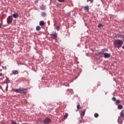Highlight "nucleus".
<instances>
[{
  "label": "nucleus",
  "instance_id": "f257e3e1",
  "mask_svg": "<svg viewBox=\"0 0 124 124\" xmlns=\"http://www.w3.org/2000/svg\"><path fill=\"white\" fill-rule=\"evenodd\" d=\"M124 42L122 40H115L113 43V45L115 48H121L123 45Z\"/></svg>",
  "mask_w": 124,
  "mask_h": 124
},
{
  "label": "nucleus",
  "instance_id": "f03ea898",
  "mask_svg": "<svg viewBox=\"0 0 124 124\" xmlns=\"http://www.w3.org/2000/svg\"><path fill=\"white\" fill-rule=\"evenodd\" d=\"M14 92H15L16 93H26L27 89L19 88L17 89H14Z\"/></svg>",
  "mask_w": 124,
  "mask_h": 124
},
{
  "label": "nucleus",
  "instance_id": "7ed1b4c3",
  "mask_svg": "<svg viewBox=\"0 0 124 124\" xmlns=\"http://www.w3.org/2000/svg\"><path fill=\"white\" fill-rule=\"evenodd\" d=\"M124 120V113L123 111H121L120 113V116L119 117L118 119V123L121 124L123 123V121Z\"/></svg>",
  "mask_w": 124,
  "mask_h": 124
},
{
  "label": "nucleus",
  "instance_id": "20e7f679",
  "mask_svg": "<svg viewBox=\"0 0 124 124\" xmlns=\"http://www.w3.org/2000/svg\"><path fill=\"white\" fill-rule=\"evenodd\" d=\"M13 20V17L12 16H10L7 18V23L9 25V24H11L12 23V21Z\"/></svg>",
  "mask_w": 124,
  "mask_h": 124
},
{
  "label": "nucleus",
  "instance_id": "39448f33",
  "mask_svg": "<svg viewBox=\"0 0 124 124\" xmlns=\"http://www.w3.org/2000/svg\"><path fill=\"white\" fill-rule=\"evenodd\" d=\"M44 124H49L50 123H51V119L50 118H46L45 120L43 121Z\"/></svg>",
  "mask_w": 124,
  "mask_h": 124
},
{
  "label": "nucleus",
  "instance_id": "423d86ee",
  "mask_svg": "<svg viewBox=\"0 0 124 124\" xmlns=\"http://www.w3.org/2000/svg\"><path fill=\"white\" fill-rule=\"evenodd\" d=\"M102 53H103L104 54V58H105V59H108V58H110V57L111 56V55L109 53H104L103 52H102Z\"/></svg>",
  "mask_w": 124,
  "mask_h": 124
},
{
  "label": "nucleus",
  "instance_id": "0eeeda50",
  "mask_svg": "<svg viewBox=\"0 0 124 124\" xmlns=\"http://www.w3.org/2000/svg\"><path fill=\"white\" fill-rule=\"evenodd\" d=\"M51 38L52 39H56L57 37V33H52L50 34Z\"/></svg>",
  "mask_w": 124,
  "mask_h": 124
},
{
  "label": "nucleus",
  "instance_id": "6e6552de",
  "mask_svg": "<svg viewBox=\"0 0 124 124\" xmlns=\"http://www.w3.org/2000/svg\"><path fill=\"white\" fill-rule=\"evenodd\" d=\"M84 11H86L87 12H89L90 11V7L89 6H85L83 7Z\"/></svg>",
  "mask_w": 124,
  "mask_h": 124
},
{
  "label": "nucleus",
  "instance_id": "1a4fd4ad",
  "mask_svg": "<svg viewBox=\"0 0 124 124\" xmlns=\"http://www.w3.org/2000/svg\"><path fill=\"white\" fill-rule=\"evenodd\" d=\"M13 18H15L16 19H17V18L19 17V14H14L13 15Z\"/></svg>",
  "mask_w": 124,
  "mask_h": 124
},
{
  "label": "nucleus",
  "instance_id": "9d476101",
  "mask_svg": "<svg viewBox=\"0 0 124 124\" xmlns=\"http://www.w3.org/2000/svg\"><path fill=\"white\" fill-rule=\"evenodd\" d=\"M85 112L86 109H83L82 111L81 112L80 117H84V116H85Z\"/></svg>",
  "mask_w": 124,
  "mask_h": 124
},
{
  "label": "nucleus",
  "instance_id": "9b49d317",
  "mask_svg": "<svg viewBox=\"0 0 124 124\" xmlns=\"http://www.w3.org/2000/svg\"><path fill=\"white\" fill-rule=\"evenodd\" d=\"M39 25L40 26H41V27L45 26V23H44V21H40L39 22Z\"/></svg>",
  "mask_w": 124,
  "mask_h": 124
},
{
  "label": "nucleus",
  "instance_id": "f8f14e48",
  "mask_svg": "<svg viewBox=\"0 0 124 124\" xmlns=\"http://www.w3.org/2000/svg\"><path fill=\"white\" fill-rule=\"evenodd\" d=\"M13 74H14V75H18L19 74V72L17 70H14L13 71Z\"/></svg>",
  "mask_w": 124,
  "mask_h": 124
},
{
  "label": "nucleus",
  "instance_id": "ddd939ff",
  "mask_svg": "<svg viewBox=\"0 0 124 124\" xmlns=\"http://www.w3.org/2000/svg\"><path fill=\"white\" fill-rule=\"evenodd\" d=\"M41 30V28L40 27V26H38L36 27V30L37 31H39Z\"/></svg>",
  "mask_w": 124,
  "mask_h": 124
},
{
  "label": "nucleus",
  "instance_id": "4468645a",
  "mask_svg": "<svg viewBox=\"0 0 124 124\" xmlns=\"http://www.w3.org/2000/svg\"><path fill=\"white\" fill-rule=\"evenodd\" d=\"M123 108V105H118V108L119 109H122Z\"/></svg>",
  "mask_w": 124,
  "mask_h": 124
},
{
  "label": "nucleus",
  "instance_id": "2eb2a0df",
  "mask_svg": "<svg viewBox=\"0 0 124 124\" xmlns=\"http://www.w3.org/2000/svg\"><path fill=\"white\" fill-rule=\"evenodd\" d=\"M41 16H42V17H46V13H45L44 12H42L41 13Z\"/></svg>",
  "mask_w": 124,
  "mask_h": 124
},
{
  "label": "nucleus",
  "instance_id": "dca6fc26",
  "mask_svg": "<svg viewBox=\"0 0 124 124\" xmlns=\"http://www.w3.org/2000/svg\"><path fill=\"white\" fill-rule=\"evenodd\" d=\"M68 117V113H65V115L64 116V119H66Z\"/></svg>",
  "mask_w": 124,
  "mask_h": 124
},
{
  "label": "nucleus",
  "instance_id": "f3484780",
  "mask_svg": "<svg viewBox=\"0 0 124 124\" xmlns=\"http://www.w3.org/2000/svg\"><path fill=\"white\" fill-rule=\"evenodd\" d=\"M58 1H59V2H64L65 0H58Z\"/></svg>",
  "mask_w": 124,
  "mask_h": 124
},
{
  "label": "nucleus",
  "instance_id": "a211bd4d",
  "mask_svg": "<svg viewBox=\"0 0 124 124\" xmlns=\"http://www.w3.org/2000/svg\"><path fill=\"white\" fill-rule=\"evenodd\" d=\"M77 111H78V110H79V109H80V105H77Z\"/></svg>",
  "mask_w": 124,
  "mask_h": 124
},
{
  "label": "nucleus",
  "instance_id": "6ab92c4d",
  "mask_svg": "<svg viewBox=\"0 0 124 124\" xmlns=\"http://www.w3.org/2000/svg\"><path fill=\"white\" fill-rule=\"evenodd\" d=\"M94 116L95 117V118H98V113H95L94 115Z\"/></svg>",
  "mask_w": 124,
  "mask_h": 124
},
{
  "label": "nucleus",
  "instance_id": "aec40b11",
  "mask_svg": "<svg viewBox=\"0 0 124 124\" xmlns=\"http://www.w3.org/2000/svg\"><path fill=\"white\" fill-rule=\"evenodd\" d=\"M89 1H90L91 3H93V0H87V2H89Z\"/></svg>",
  "mask_w": 124,
  "mask_h": 124
},
{
  "label": "nucleus",
  "instance_id": "412c9836",
  "mask_svg": "<svg viewBox=\"0 0 124 124\" xmlns=\"http://www.w3.org/2000/svg\"><path fill=\"white\" fill-rule=\"evenodd\" d=\"M115 101L116 103H118V104L121 103V102L119 100H116Z\"/></svg>",
  "mask_w": 124,
  "mask_h": 124
},
{
  "label": "nucleus",
  "instance_id": "4be33fe9",
  "mask_svg": "<svg viewBox=\"0 0 124 124\" xmlns=\"http://www.w3.org/2000/svg\"><path fill=\"white\" fill-rule=\"evenodd\" d=\"M112 100H113V101H116V97H113L112 98Z\"/></svg>",
  "mask_w": 124,
  "mask_h": 124
},
{
  "label": "nucleus",
  "instance_id": "5701e85b",
  "mask_svg": "<svg viewBox=\"0 0 124 124\" xmlns=\"http://www.w3.org/2000/svg\"><path fill=\"white\" fill-rule=\"evenodd\" d=\"M101 27H102V24H99L98 25V28H101Z\"/></svg>",
  "mask_w": 124,
  "mask_h": 124
},
{
  "label": "nucleus",
  "instance_id": "b1692460",
  "mask_svg": "<svg viewBox=\"0 0 124 124\" xmlns=\"http://www.w3.org/2000/svg\"><path fill=\"white\" fill-rule=\"evenodd\" d=\"M57 31H60V27H57Z\"/></svg>",
  "mask_w": 124,
  "mask_h": 124
},
{
  "label": "nucleus",
  "instance_id": "393cba45",
  "mask_svg": "<svg viewBox=\"0 0 124 124\" xmlns=\"http://www.w3.org/2000/svg\"><path fill=\"white\" fill-rule=\"evenodd\" d=\"M3 69H5L6 70V66L3 67Z\"/></svg>",
  "mask_w": 124,
  "mask_h": 124
},
{
  "label": "nucleus",
  "instance_id": "a878e982",
  "mask_svg": "<svg viewBox=\"0 0 124 124\" xmlns=\"http://www.w3.org/2000/svg\"><path fill=\"white\" fill-rule=\"evenodd\" d=\"M1 28H2V27H1V24L0 23V29H1Z\"/></svg>",
  "mask_w": 124,
  "mask_h": 124
},
{
  "label": "nucleus",
  "instance_id": "bb28decb",
  "mask_svg": "<svg viewBox=\"0 0 124 124\" xmlns=\"http://www.w3.org/2000/svg\"><path fill=\"white\" fill-rule=\"evenodd\" d=\"M2 74L1 73H0V76H1Z\"/></svg>",
  "mask_w": 124,
  "mask_h": 124
},
{
  "label": "nucleus",
  "instance_id": "cd10ccee",
  "mask_svg": "<svg viewBox=\"0 0 124 124\" xmlns=\"http://www.w3.org/2000/svg\"><path fill=\"white\" fill-rule=\"evenodd\" d=\"M1 22H2V20H1Z\"/></svg>",
  "mask_w": 124,
  "mask_h": 124
}]
</instances>
